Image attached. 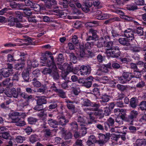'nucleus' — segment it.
I'll return each instance as SVG.
<instances>
[{
    "label": "nucleus",
    "instance_id": "5701e85b",
    "mask_svg": "<svg viewBox=\"0 0 146 146\" xmlns=\"http://www.w3.org/2000/svg\"><path fill=\"white\" fill-rule=\"evenodd\" d=\"M143 145H146V141L145 139H138L134 143L135 146H142Z\"/></svg>",
    "mask_w": 146,
    "mask_h": 146
},
{
    "label": "nucleus",
    "instance_id": "49530a36",
    "mask_svg": "<svg viewBox=\"0 0 146 146\" xmlns=\"http://www.w3.org/2000/svg\"><path fill=\"white\" fill-rule=\"evenodd\" d=\"M60 5H61L60 7L62 8L63 7V8H67L68 7V3L67 0H61L60 2Z\"/></svg>",
    "mask_w": 146,
    "mask_h": 146
},
{
    "label": "nucleus",
    "instance_id": "052dcab7",
    "mask_svg": "<svg viewBox=\"0 0 146 146\" xmlns=\"http://www.w3.org/2000/svg\"><path fill=\"white\" fill-rule=\"evenodd\" d=\"M120 135H116L113 134L112 135L111 139L115 141H117L120 137Z\"/></svg>",
    "mask_w": 146,
    "mask_h": 146
},
{
    "label": "nucleus",
    "instance_id": "13d9d810",
    "mask_svg": "<svg viewBox=\"0 0 146 146\" xmlns=\"http://www.w3.org/2000/svg\"><path fill=\"white\" fill-rule=\"evenodd\" d=\"M110 99L109 96L106 94L102 96V97L101 101L103 102H108Z\"/></svg>",
    "mask_w": 146,
    "mask_h": 146
},
{
    "label": "nucleus",
    "instance_id": "c756f323",
    "mask_svg": "<svg viewBox=\"0 0 146 146\" xmlns=\"http://www.w3.org/2000/svg\"><path fill=\"white\" fill-rule=\"evenodd\" d=\"M48 123L52 127H56L58 124L57 121L52 119H50L48 121Z\"/></svg>",
    "mask_w": 146,
    "mask_h": 146
},
{
    "label": "nucleus",
    "instance_id": "9d476101",
    "mask_svg": "<svg viewBox=\"0 0 146 146\" xmlns=\"http://www.w3.org/2000/svg\"><path fill=\"white\" fill-rule=\"evenodd\" d=\"M124 36L130 41L134 38V35L132 30L130 29H127L124 31Z\"/></svg>",
    "mask_w": 146,
    "mask_h": 146
},
{
    "label": "nucleus",
    "instance_id": "393cba45",
    "mask_svg": "<svg viewBox=\"0 0 146 146\" xmlns=\"http://www.w3.org/2000/svg\"><path fill=\"white\" fill-rule=\"evenodd\" d=\"M94 44L93 42H87L85 45V50H87L89 53H91L92 52L91 51V48L92 46H94Z\"/></svg>",
    "mask_w": 146,
    "mask_h": 146
},
{
    "label": "nucleus",
    "instance_id": "338daca9",
    "mask_svg": "<svg viewBox=\"0 0 146 146\" xmlns=\"http://www.w3.org/2000/svg\"><path fill=\"white\" fill-rule=\"evenodd\" d=\"M136 32L139 36L142 35L143 34V31L141 27L137 28Z\"/></svg>",
    "mask_w": 146,
    "mask_h": 146
},
{
    "label": "nucleus",
    "instance_id": "c9c22d12",
    "mask_svg": "<svg viewBox=\"0 0 146 146\" xmlns=\"http://www.w3.org/2000/svg\"><path fill=\"white\" fill-rule=\"evenodd\" d=\"M131 50L133 52H139L143 50V49L138 46H133L131 47Z\"/></svg>",
    "mask_w": 146,
    "mask_h": 146
},
{
    "label": "nucleus",
    "instance_id": "7ed1b4c3",
    "mask_svg": "<svg viewBox=\"0 0 146 146\" xmlns=\"http://www.w3.org/2000/svg\"><path fill=\"white\" fill-rule=\"evenodd\" d=\"M110 135V134L109 133H107L106 134L100 133L99 136L100 140L96 141V142L98 143L99 144L103 145L109 140Z\"/></svg>",
    "mask_w": 146,
    "mask_h": 146
},
{
    "label": "nucleus",
    "instance_id": "bf43d9fd",
    "mask_svg": "<svg viewBox=\"0 0 146 146\" xmlns=\"http://www.w3.org/2000/svg\"><path fill=\"white\" fill-rule=\"evenodd\" d=\"M141 70L139 69L135 70V71L134 72V77H135L136 78H139L141 76L140 72Z\"/></svg>",
    "mask_w": 146,
    "mask_h": 146
},
{
    "label": "nucleus",
    "instance_id": "a878e982",
    "mask_svg": "<svg viewBox=\"0 0 146 146\" xmlns=\"http://www.w3.org/2000/svg\"><path fill=\"white\" fill-rule=\"evenodd\" d=\"M50 68H44L42 71V73L44 74H51L53 76V75L55 74L54 71L52 69H50Z\"/></svg>",
    "mask_w": 146,
    "mask_h": 146
},
{
    "label": "nucleus",
    "instance_id": "3c124183",
    "mask_svg": "<svg viewBox=\"0 0 146 146\" xmlns=\"http://www.w3.org/2000/svg\"><path fill=\"white\" fill-rule=\"evenodd\" d=\"M16 141L18 143H22L23 141L25 140V138L20 135L17 136L16 138Z\"/></svg>",
    "mask_w": 146,
    "mask_h": 146
},
{
    "label": "nucleus",
    "instance_id": "4c0bfd02",
    "mask_svg": "<svg viewBox=\"0 0 146 146\" xmlns=\"http://www.w3.org/2000/svg\"><path fill=\"white\" fill-rule=\"evenodd\" d=\"M110 15L107 13L104 14L102 15V16H100L97 17V18L99 20H103L107 19L109 18Z\"/></svg>",
    "mask_w": 146,
    "mask_h": 146
},
{
    "label": "nucleus",
    "instance_id": "4468645a",
    "mask_svg": "<svg viewBox=\"0 0 146 146\" xmlns=\"http://www.w3.org/2000/svg\"><path fill=\"white\" fill-rule=\"evenodd\" d=\"M27 65L28 69H30L32 67L35 68L38 66V63L37 61L35 60H34L31 61L30 60H28L27 61Z\"/></svg>",
    "mask_w": 146,
    "mask_h": 146
},
{
    "label": "nucleus",
    "instance_id": "f257e3e1",
    "mask_svg": "<svg viewBox=\"0 0 146 146\" xmlns=\"http://www.w3.org/2000/svg\"><path fill=\"white\" fill-rule=\"evenodd\" d=\"M99 106V104L94 103L92 105V107L85 109L84 110L89 115L93 114L96 115H100L102 113V110L99 111H97Z\"/></svg>",
    "mask_w": 146,
    "mask_h": 146
},
{
    "label": "nucleus",
    "instance_id": "39448f33",
    "mask_svg": "<svg viewBox=\"0 0 146 146\" xmlns=\"http://www.w3.org/2000/svg\"><path fill=\"white\" fill-rule=\"evenodd\" d=\"M9 25L11 26L15 25L17 27L21 28L23 25L20 23L17 18H15L12 17H10L8 20Z\"/></svg>",
    "mask_w": 146,
    "mask_h": 146
},
{
    "label": "nucleus",
    "instance_id": "774afa93",
    "mask_svg": "<svg viewBox=\"0 0 146 146\" xmlns=\"http://www.w3.org/2000/svg\"><path fill=\"white\" fill-rule=\"evenodd\" d=\"M35 18V16H32L31 17L28 18V20L29 22L36 23L37 21Z\"/></svg>",
    "mask_w": 146,
    "mask_h": 146
},
{
    "label": "nucleus",
    "instance_id": "603ef678",
    "mask_svg": "<svg viewBox=\"0 0 146 146\" xmlns=\"http://www.w3.org/2000/svg\"><path fill=\"white\" fill-rule=\"evenodd\" d=\"M82 106H89L91 104L90 101L87 99H85L83 100V102L82 103Z\"/></svg>",
    "mask_w": 146,
    "mask_h": 146
},
{
    "label": "nucleus",
    "instance_id": "6e6552de",
    "mask_svg": "<svg viewBox=\"0 0 146 146\" xmlns=\"http://www.w3.org/2000/svg\"><path fill=\"white\" fill-rule=\"evenodd\" d=\"M80 73L81 75L89 74L90 72V68L89 66H82L80 67Z\"/></svg>",
    "mask_w": 146,
    "mask_h": 146
},
{
    "label": "nucleus",
    "instance_id": "de8ad7c7",
    "mask_svg": "<svg viewBox=\"0 0 146 146\" xmlns=\"http://www.w3.org/2000/svg\"><path fill=\"white\" fill-rule=\"evenodd\" d=\"M84 117L79 115L78 116L77 119V121L78 122L82 123L81 124V125H82V123H86V121L84 119Z\"/></svg>",
    "mask_w": 146,
    "mask_h": 146
},
{
    "label": "nucleus",
    "instance_id": "473e14b6",
    "mask_svg": "<svg viewBox=\"0 0 146 146\" xmlns=\"http://www.w3.org/2000/svg\"><path fill=\"white\" fill-rule=\"evenodd\" d=\"M126 115H124V117L123 118V115L117 116L115 119V121L118 123L119 124H121L123 123V120L124 119Z\"/></svg>",
    "mask_w": 146,
    "mask_h": 146
},
{
    "label": "nucleus",
    "instance_id": "dca6fc26",
    "mask_svg": "<svg viewBox=\"0 0 146 146\" xmlns=\"http://www.w3.org/2000/svg\"><path fill=\"white\" fill-rule=\"evenodd\" d=\"M114 113L117 116L123 115V118L124 117V115H126V110L124 109L118 108L115 109L114 110Z\"/></svg>",
    "mask_w": 146,
    "mask_h": 146
},
{
    "label": "nucleus",
    "instance_id": "4d7b16f0",
    "mask_svg": "<svg viewBox=\"0 0 146 146\" xmlns=\"http://www.w3.org/2000/svg\"><path fill=\"white\" fill-rule=\"evenodd\" d=\"M62 135L64 136V139H70L72 137V134L70 132H68L65 134L64 133Z\"/></svg>",
    "mask_w": 146,
    "mask_h": 146
},
{
    "label": "nucleus",
    "instance_id": "a211bd4d",
    "mask_svg": "<svg viewBox=\"0 0 146 146\" xmlns=\"http://www.w3.org/2000/svg\"><path fill=\"white\" fill-rule=\"evenodd\" d=\"M119 43L123 45H125L126 46H129L130 45L129 41L128 40V39L125 38H120L118 39Z\"/></svg>",
    "mask_w": 146,
    "mask_h": 146
},
{
    "label": "nucleus",
    "instance_id": "bb28decb",
    "mask_svg": "<svg viewBox=\"0 0 146 146\" xmlns=\"http://www.w3.org/2000/svg\"><path fill=\"white\" fill-rule=\"evenodd\" d=\"M72 85L73 86L72 87V92L75 95H77L80 91L79 88L78 86H76L75 84H73Z\"/></svg>",
    "mask_w": 146,
    "mask_h": 146
},
{
    "label": "nucleus",
    "instance_id": "1a4fd4ad",
    "mask_svg": "<svg viewBox=\"0 0 146 146\" xmlns=\"http://www.w3.org/2000/svg\"><path fill=\"white\" fill-rule=\"evenodd\" d=\"M124 36L130 41L134 38V35L132 30L130 29H127L124 31Z\"/></svg>",
    "mask_w": 146,
    "mask_h": 146
},
{
    "label": "nucleus",
    "instance_id": "2f4dec72",
    "mask_svg": "<svg viewBox=\"0 0 146 146\" xmlns=\"http://www.w3.org/2000/svg\"><path fill=\"white\" fill-rule=\"evenodd\" d=\"M105 44V41L103 37H101L98 40V42L96 44L97 46L99 48L102 47Z\"/></svg>",
    "mask_w": 146,
    "mask_h": 146
},
{
    "label": "nucleus",
    "instance_id": "79ce46f5",
    "mask_svg": "<svg viewBox=\"0 0 146 146\" xmlns=\"http://www.w3.org/2000/svg\"><path fill=\"white\" fill-rule=\"evenodd\" d=\"M9 13L10 14L12 15L13 16H15L16 17L19 18L20 19H22V17L21 13L19 11H16L15 13H12L10 11L9 12Z\"/></svg>",
    "mask_w": 146,
    "mask_h": 146
},
{
    "label": "nucleus",
    "instance_id": "423d86ee",
    "mask_svg": "<svg viewBox=\"0 0 146 146\" xmlns=\"http://www.w3.org/2000/svg\"><path fill=\"white\" fill-rule=\"evenodd\" d=\"M111 51H107L108 55L112 57H117L120 55V52L118 46H116L111 49Z\"/></svg>",
    "mask_w": 146,
    "mask_h": 146
},
{
    "label": "nucleus",
    "instance_id": "ddd939ff",
    "mask_svg": "<svg viewBox=\"0 0 146 146\" xmlns=\"http://www.w3.org/2000/svg\"><path fill=\"white\" fill-rule=\"evenodd\" d=\"M6 94L8 97H11L13 96L16 98L18 96V93L16 91L15 89L13 88H11L10 91L6 92Z\"/></svg>",
    "mask_w": 146,
    "mask_h": 146
},
{
    "label": "nucleus",
    "instance_id": "a19ab883",
    "mask_svg": "<svg viewBox=\"0 0 146 146\" xmlns=\"http://www.w3.org/2000/svg\"><path fill=\"white\" fill-rule=\"evenodd\" d=\"M32 84L35 87L37 88L40 87L41 85L40 82L37 80L35 78L33 80Z\"/></svg>",
    "mask_w": 146,
    "mask_h": 146
},
{
    "label": "nucleus",
    "instance_id": "e433bc0d",
    "mask_svg": "<svg viewBox=\"0 0 146 146\" xmlns=\"http://www.w3.org/2000/svg\"><path fill=\"white\" fill-rule=\"evenodd\" d=\"M29 139L30 141L32 143L35 142L38 139V136L35 134L31 135Z\"/></svg>",
    "mask_w": 146,
    "mask_h": 146
},
{
    "label": "nucleus",
    "instance_id": "72a5a7b5",
    "mask_svg": "<svg viewBox=\"0 0 146 146\" xmlns=\"http://www.w3.org/2000/svg\"><path fill=\"white\" fill-rule=\"evenodd\" d=\"M130 105L133 108H135L137 105V103L136 99L134 98H132L130 100Z\"/></svg>",
    "mask_w": 146,
    "mask_h": 146
},
{
    "label": "nucleus",
    "instance_id": "8fccbe9b",
    "mask_svg": "<svg viewBox=\"0 0 146 146\" xmlns=\"http://www.w3.org/2000/svg\"><path fill=\"white\" fill-rule=\"evenodd\" d=\"M9 136V133L7 132H1L0 133V137H1L5 139H7Z\"/></svg>",
    "mask_w": 146,
    "mask_h": 146
},
{
    "label": "nucleus",
    "instance_id": "0eeeda50",
    "mask_svg": "<svg viewBox=\"0 0 146 146\" xmlns=\"http://www.w3.org/2000/svg\"><path fill=\"white\" fill-rule=\"evenodd\" d=\"M111 67V64L110 63H108L106 64H103L101 66L99 69L98 70L97 74L98 75H101V74L100 72L107 73L108 71V69Z\"/></svg>",
    "mask_w": 146,
    "mask_h": 146
},
{
    "label": "nucleus",
    "instance_id": "20e7f679",
    "mask_svg": "<svg viewBox=\"0 0 146 146\" xmlns=\"http://www.w3.org/2000/svg\"><path fill=\"white\" fill-rule=\"evenodd\" d=\"M46 64L49 67V68H51L52 70H54V71L55 74L53 75L54 78L55 79H58L59 78V76L58 74L57 67L54 62H53L50 60H48Z\"/></svg>",
    "mask_w": 146,
    "mask_h": 146
},
{
    "label": "nucleus",
    "instance_id": "0e129e2a",
    "mask_svg": "<svg viewBox=\"0 0 146 146\" xmlns=\"http://www.w3.org/2000/svg\"><path fill=\"white\" fill-rule=\"evenodd\" d=\"M83 46H80V56L81 57H83L85 55V50L84 48H83Z\"/></svg>",
    "mask_w": 146,
    "mask_h": 146
},
{
    "label": "nucleus",
    "instance_id": "f8f14e48",
    "mask_svg": "<svg viewBox=\"0 0 146 146\" xmlns=\"http://www.w3.org/2000/svg\"><path fill=\"white\" fill-rule=\"evenodd\" d=\"M58 124L62 126L66 125L69 122L67 119H66L65 117L62 115H59L57 117Z\"/></svg>",
    "mask_w": 146,
    "mask_h": 146
},
{
    "label": "nucleus",
    "instance_id": "9b49d317",
    "mask_svg": "<svg viewBox=\"0 0 146 146\" xmlns=\"http://www.w3.org/2000/svg\"><path fill=\"white\" fill-rule=\"evenodd\" d=\"M26 59L25 58H21V59H19L17 60L19 62L17 63L15 65V68L17 70L22 69L24 67L25 64V61Z\"/></svg>",
    "mask_w": 146,
    "mask_h": 146
},
{
    "label": "nucleus",
    "instance_id": "37998d69",
    "mask_svg": "<svg viewBox=\"0 0 146 146\" xmlns=\"http://www.w3.org/2000/svg\"><path fill=\"white\" fill-rule=\"evenodd\" d=\"M37 119L33 117H29L28 118V121L29 124H33L37 121Z\"/></svg>",
    "mask_w": 146,
    "mask_h": 146
},
{
    "label": "nucleus",
    "instance_id": "864d4df0",
    "mask_svg": "<svg viewBox=\"0 0 146 146\" xmlns=\"http://www.w3.org/2000/svg\"><path fill=\"white\" fill-rule=\"evenodd\" d=\"M96 32V31L92 29H91L89 31V33L91 34L92 35V36L95 39L97 38Z\"/></svg>",
    "mask_w": 146,
    "mask_h": 146
},
{
    "label": "nucleus",
    "instance_id": "e2e57ef3",
    "mask_svg": "<svg viewBox=\"0 0 146 146\" xmlns=\"http://www.w3.org/2000/svg\"><path fill=\"white\" fill-rule=\"evenodd\" d=\"M127 8L129 10L133 11L137 9V6L133 5H131L128 6Z\"/></svg>",
    "mask_w": 146,
    "mask_h": 146
},
{
    "label": "nucleus",
    "instance_id": "4be33fe9",
    "mask_svg": "<svg viewBox=\"0 0 146 146\" xmlns=\"http://www.w3.org/2000/svg\"><path fill=\"white\" fill-rule=\"evenodd\" d=\"M22 77L24 80L28 81L29 79V72L27 69L24 70L22 73Z\"/></svg>",
    "mask_w": 146,
    "mask_h": 146
},
{
    "label": "nucleus",
    "instance_id": "6e6d98bb",
    "mask_svg": "<svg viewBox=\"0 0 146 146\" xmlns=\"http://www.w3.org/2000/svg\"><path fill=\"white\" fill-rule=\"evenodd\" d=\"M98 22L96 21H94L92 22H89L85 24L86 26L87 27H91L94 26V24H97Z\"/></svg>",
    "mask_w": 146,
    "mask_h": 146
},
{
    "label": "nucleus",
    "instance_id": "7c9ffc66",
    "mask_svg": "<svg viewBox=\"0 0 146 146\" xmlns=\"http://www.w3.org/2000/svg\"><path fill=\"white\" fill-rule=\"evenodd\" d=\"M10 71L8 69L3 68L1 72V74L4 77H8L10 73Z\"/></svg>",
    "mask_w": 146,
    "mask_h": 146
},
{
    "label": "nucleus",
    "instance_id": "cd10ccee",
    "mask_svg": "<svg viewBox=\"0 0 146 146\" xmlns=\"http://www.w3.org/2000/svg\"><path fill=\"white\" fill-rule=\"evenodd\" d=\"M13 116H17L23 119L26 117V115L25 113H19V112H13L12 113Z\"/></svg>",
    "mask_w": 146,
    "mask_h": 146
},
{
    "label": "nucleus",
    "instance_id": "5fc2aeb1",
    "mask_svg": "<svg viewBox=\"0 0 146 146\" xmlns=\"http://www.w3.org/2000/svg\"><path fill=\"white\" fill-rule=\"evenodd\" d=\"M72 129L74 130H76L78 129V125L76 122H74L70 124Z\"/></svg>",
    "mask_w": 146,
    "mask_h": 146
},
{
    "label": "nucleus",
    "instance_id": "f03ea898",
    "mask_svg": "<svg viewBox=\"0 0 146 146\" xmlns=\"http://www.w3.org/2000/svg\"><path fill=\"white\" fill-rule=\"evenodd\" d=\"M10 117L12 120V122L15 123V125L18 126H23L26 125L24 120L17 116H13L11 113L9 116Z\"/></svg>",
    "mask_w": 146,
    "mask_h": 146
},
{
    "label": "nucleus",
    "instance_id": "c85d7f7f",
    "mask_svg": "<svg viewBox=\"0 0 146 146\" xmlns=\"http://www.w3.org/2000/svg\"><path fill=\"white\" fill-rule=\"evenodd\" d=\"M64 71L68 72H71L73 70L74 68L72 66H70L69 64L65 63L64 64Z\"/></svg>",
    "mask_w": 146,
    "mask_h": 146
},
{
    "label": "nucleus",
    "instance_id": "58836bf2",
    "mask_svg": "<svg viewBox=\"0 0 146 146\" xmlns=\"http://www.w3.org/2000/svg\"><path fill=\"white\" fill-rule=\"evenodd\" d=\"M118 81L120 83L125 84L128 82L123 75L120 77H118Z\"/></svg>",
    "mask_w": 146,
    "mask_h": 146
},
{
    "label": "nucleus",
    "instance_id": "aec40b11",
    "mask_svg": "<svg viewBox=\"0 0 146 146\" xmlns=\"http://www.w3.org/2000/svg\"><path fill=\"white\" fill-rule=\"evenodd\" d=\"M115 12L121 15H123V18L125 20L128 21H132L133 20V18L130 17H129L127 15H124V13L122 11L119 10H117L115 11Z\"/></svg>",
    "mask_w": 146,
    "mask_h": 146
},
{
    "label": "nucleus",
    "instance_id": "f3484780",
    "mask_svg": "<svg viewBox=\"0 0 146 146\" xmlns=\"http://www.w3.org/2000/svg\"><path fill=\"white\" fill-rule=\"evenodd\" d=\"M138 112L135 110L131 111L130 115L128 116V121L131 123L132 122L133 119L136 118L138 115Z\"/></svg>",
    "mask_w": 146,
    "mask_h": 146
},
{
    "label": "nucleus",
    "instance_id": "412c9836",
    "mask_svg": "<svg viewBox=\"0 0 146 146\" xmlns=\"http://www.w3.org/2000/svg\"><path fill=\"white\" fill-rule=\"evenodd\" d=\"M45 3L50 4V5H48L46 4L45 5V6L48 8H50L51 6L52 5H56L57 4V2L55 0H42Z\"/></svg>",
    "mask_w": 146,
    "mask_h": 146
},
{
    "label": "nucleus",
    "instance_id": "69168bd1",
    "mask_svg": "<svg viewBox=\"0 0 146 146\" xmlns=\"http://www.w3.org/2000/svg\"><path fill=\"white\" fill-rule=\"evenodd\" d=\"M40 74L39 70L38 69H36L32 72V75L34 76L38 77Z\"/></svg>",
    "mask_w": 146,
    "mask_h": 146
},
{
    "label": "nucleus",
    "instance_id": "a18cd8bd",
    "mask_svg": "<svg viewBox=\"0 0 146 146\" xmlns=\"http://www.w3.org/2000/svg\"><path fill=\"white\" fill-rule=\"evenodd\" d=\"M111 131L112 132L116 133H121L122 132L121 127H115L114 128H111Z\"/></svg>",
    "mask_w": 146,
    "mask_h": 146
},
{
    "label": "nucleus",
    "instance_id": "6ab92c4d",
    "mask_svg": "<svg viewBox=\"0 0 146 146\" xmlns=\"http://www.w3.org/2000/svg\"><path fill=\"white\" fill-rule=\"evenodd\" d=\"M37 97L38 99L37 100V104L40 106H42L43 104L46 103V100L43 96H38Z\"/></svg>",
    "mask_w": 146,
    "mask_h": 146
},
{
    "label": "nucleus",
    "instance_id": "ea45409f",
    "mask_svg": "<svg viewBox=\"0 0 146 146\" xmlns=\"http://www.w3.org/2000/svg\"><path fill=\"white\" fill-rule=\"evenodd\" d=\"M31 8H33V9L36 11H38L41 9V7L38 4L33 3V6H31Z\"/></svg>",
    "mask_w": 146,
    "mask_h": 146
},
{
    "label": "nucleus",
    "instance_id": "f704fd0d",
    "mask_svg": "<svg viewBox=\"0 0 146 146\" xmlns=\"http://www.w3.org/2000/svg\"><path fill=\"white\" fill-rule=\"evenodd\" d=\"M113 42L110 41L105 44V46L108 50H111L113 48Z\"/></svg>",
    "mask_w": 146,
    "mask_h": 146
},
{
    "label": "nucleus",
    "instance_id": "680f3d73",
    "mask_svg": "<svg viewBox=\"0 0 146 146\" xmlns=\"http://www.w3.org/2000/svg\"><path fill=\"white\" fill-rule=\"evenodd\" d=\"M72 40V42L74 44H76L79 42V40L78 39V37L75 35L73 36Z\"/></svg>",
    "mask_w": 146,
    "mask_h": 146
},
{
    "label": "nucleus",
    "instance_id": "09e8293b",
    "mask_svg": "<svg viewBox=\"0 0 146 146\" xmlns=\"http://www.w3.org/2000/svg\"><path fill=\"white\" fill-rule=\"evenodd\" d=\"M140 108L142 110L146 111V101H143L139 104Z\"/></svg>",
    "mask_w": 146,
    "mask_h": 146
},
{
    "label": "nucleus",
    "instance_id": "2eb2a0df",
    "mask_svg": "<svg viewBox=\"0 0 146 146\" xmlns=\"http://www.w3.org/2000/svg\"><path fill=\"white\" fill-rule=\"evenodd\" d=\"M20 95L24 99H27V101L25 103L26 104L24 106H26L29 104V101L30 100H32L33 96L32 95H28L25 92H22L20 94Z\"/></svg>",
    "mask_w": 146,
    "mask_h": 146
},
{
    "label": "nucleus",
    "instance_id": "c03bdc74",
    "mask_svg": "<svg viewBox=\"0 0 146 146\" xmlns=\"http://www.w3.org/2000/svg\"><path fill=\"white\" fill-rule=\"evenodd\" d=\"M57 93H58V95L62 98H65L66 97L65 92L62 89H59Z\"/></svg>",
    "mask_w": 146,
    "mask_h": 146
},
{
    "label": "nucleus",
    "instance_id": "b1692460",
    "mask_svg": "<svg viewBox=\"0 0 146 146\" xmlns=\"http://www.w3.org/2000/svg\"><path fill=\"white\" fill-rule=\"evenodd\" d=\"M122 75L128 82L132 78L134 77V75H133L131 73L127 72H123Z\"/></svg>",
    "mask_w": 146,
    "mask_h": 146
}]
</instances>
